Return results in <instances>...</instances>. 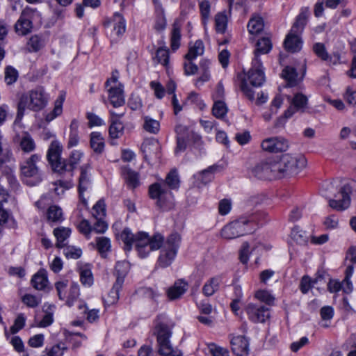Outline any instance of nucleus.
I'll list each match as a JSON object with an SVG mask.
<instances>
[{
    "label": "nucleus",
    "mask_w": 356,
    "mask_h": 356,
    "mask_svg": "<svg viewBox=\"0 0 356 356\" xmlns=\"http://www.w3.org/2000/svg\"><path fill=\"white\" fill-rule=\"evenodd\" d=\"M179 178L176 170H171L163 182L154 183L149 187V194L152 199L156 200V205L163 211L171 209L174 207V196L170 189L179 187Z\"/></svg>",
    "instance_id": "1"
},
{
    "label": "nucleus",
    "mask_w": 356,
    "mask_h": 356,
    "mask_svg": "<svg viewBox=\"0 0 356 356\" xmlns=\"http://www.w3.org/2000/svg\"><path fill=\"white\" fill-rule=\"evenodd\" d=\"M49 96L43 87L38 86L22 94L18 99L15 122H19L25 115L26 110L38 112L46 107Z\"/></svg>",
    "instance_id": "2"
},
{
    "label": "nucleus",
    "mask_w": 356,
    "mask_h": 356,
    "mask_svg": "<svg viewBox=\"0 0 356 356\" xmlns=\"http://www.w3.org/2000/svg\"><path fill=\"white\" fill-rule=\"evenodd\" d=\"M157 341V351L159 356H183L181 351L173 347L170 342L172 332L169 327L163 323H159L155 327ZM152 348L149 346H143L138 350V356H151Z\"/></svg>",
    "instance_id": "3"
},
{
    "label": "nucleus",
    "mask_w": 356,
    "mask_h": 356,
    "mask_svg": "<svg viewBox=\"0 0 356 356\" xmlns=\"http://www.w3.org/2000/svg\"><path fill=\"white\" fill-rule=\"evenodd\" d=\"M258 221V214L241 216L224 226L221 230V236L230 240L252 233L257 229Z\"/></svg>",
    "instance_id": "4"
},
{
    "label": "nucleus",
    "mask_w": 356,
    "mask_h": 356,
    "mask_svg": "<svg viewBox=\"0 0 356 356\" xmlns=\"http://www.w3.org/2000/svg\"><path fill=\"white\" fill-rule=\"evenodd\" d=\"M275 158L277 179L290 177L298 175L306 165V159L302 156L284 154Z\"/></svg>",
    "instance_id": "5"
},
{
    "label": "nucleus",
    "mask_w": 356,
    "mask_h": 356,
    "mask_svg": "<svg viewBox=\"0 0 356 356\" xmlns=\"http://www.w3.org/2000/svg\"><path fill=\"white\" fill-rule=\"evenodd\" d=\"M83 153L80 151H73L68 160H63L62 163V170L59 174H67L66 179H59L53 183L54 186V191L58 195H63L65 191L71 188L73 186L72 177H73V171L76 165L79 163Z\"/></svg>",
    "instance_id": "6"
},
{
    "label": "nucleus",
    "mask_w": 356,
    "mask_h": 356,
    "mask_svg": "<svg viewBox=\"0 0 356 356\" xmlns=\"http://www.w3.org/2000/svg\"><path fill=\"white\" fill-rule=\"evenodd\" d=\"M40 155L33 154L20 163L22 181L29 186L39 184L43 179V173L38 166Z\"/></svg>",
    "instance_id": "7"
},
{
    "label": "nucleus",
    "mask_w": 356,
    "mask_h": 356,
    "mask_svg": "<svg viewBox=\"0 0 356 356\" xmlns=\"http://www.w3.org/2000/svg\"><path fill=\"white\" fill-rule=\"evenodd\" d=\"M265 74L261 60L253 58L252 67L247 74V80L243 79L241 81V89L245 97L252 102L254 100V92L250 88L247 81L254 87H260L265 82Z\"/></svg>",
    "instance_id": "8"
},
{
    "label": "nucleus",
    "mask_w": 356,
    "mask_h": 356,
    "mask_svg": "<svg viewBox=\"0 0 356 356\" xmlns=\"http://www.w3.org/2000/svg\"><path fill=\"white\" fill-rule=\"evenodd\" d=\"M181 241V236L177 233H172L166 241L161 245L160 254L156 265L161 268L170 266L175 261Z\"/></svg>",
    "instance_id": "9"
},
{
    "label": "nucleus",
    "mask_w": 356,
    "mask_h": 356,
    "mask_svg": "<svg viewBox=\"0 0 356 356\" xmlns=\"http://www.w3.org/2000/svg\"><path fill=\"white\" fill-rule=\"evenodd\" d=\"M163 243V236L161 234H155L149 237L145 232H138L136 238V249L141 258L148 256L150 252L160 249Z\"/></svg>",
    "instance_id": "10"
},
{
    "label": "nucleus",
    "mask_w": 356,
    "mask_h": 356,
    "mask_svg": "<svg viewBox=\"0 0 356 356\" xmlns=\"http://www.w3.org/2000/svg\"><path fill=\"white\" fill-rule=\"evenodd\" d=\"M40 15L36 9L26 7L14 25L15 33L19 36H25L31 33L33 29V21Z\"/></svg>",
    "instance_id": "11"
},
{
    "label": "nucleus",
    "mask_w": 356,
    "mask_h": 356,
    "mask_svg": "<svg viewBox=\"0 0 356 356\" xmlns=\"http://www.w3.org/2000/svg\"><path fill=\"white\" fill-rule=\"evenodd\" d=\"M250 173L259 179H277L275 158L270 157L260 161L250 169Z\"/></svg>",
    "instance_id": "12"
},
{
    "label": "nucleus",
    "mask_w": 356,
    "mask_h": 356,
    "mask_svg": "<svg viewBox=\"0 0 356 356\" xmlns=\"http://www.w3.org/2000/svg\"><path fill=\"white\" fill-rule=\"evenodd\" d=\"M118 74L113 73L112 77L106 81V87L108 88V97L114 107H120L124 104L123 86L118 81Z\"/></svg>",
    "instance_id": "13"
},
{
    "label": "nucleus",
    "mask_w": 356,
    "mask_h": 356,
    "mask_svg": "<svg viewBox=\"0 0 356 356\" xmlns=\"http://www.w3.org/2000/svg\"><path fill=\"white\" fill-rule=\"evenodd\" d=\"M245 311L248 319L254 323H264L270 317L269 308L261 303H248Z\"/></svg>",
    "instance_id": "14"
},
{
    "label": "nucleus",
    "mask_w": 356,
    "mask_h": 356,
    "mask_svg": "<svg viewBox=\"0 0 356 356\" xmlns=\"http://www.w3.org/2000/svg\"><path fill=\"white\" fill-rule=\"evenodd\" d=\"M307 104V97L301 94L297 93L292 99L291 106L284 113V115L280 117L275 124L276 127H279L285 123L286 119L291 118L296 112H304Z\"/></svg>",
    "instance_id": "15"
},
{
    "label": "nucleus",
    "mask_w": 356,
    "mask_h": 356,
    "mask_svg": "<svg viewBox=\"0 0 356 356\" xmlns=\"http://www.w3.org/2000/svg\"><path fill=\"white\" fill-rule=\"evenodd\" d=\"M105 26L111 30L110 38L112 42H117L126 30L125 19L118 13H115L112 19L105 23Z\"/></svg>",
    "instance_id": "16"
},
{
    "label": "nucleus",
    "mask_w": 356,
    "mask_h": 356,
    "mask_svg": "<svg viewBox=\"0 0 356 356\" xmlns=\"http://www.w3.org/2000/svg\"><path fill=\"white\" fill-rule=\"evenodd\" d=\"M63 147L58 140H54L48 149L47 157L53 170L58 173L62 170V163L64 159H62L60 154Z\"/></svg>",
    "instance_id": "17"
},
{
    "label": "nucleus",
    "mask_w": 356,
    "mask_h": 356,
    "mask_svg": "<svg viewBox=\"0 0 356 356\" xmlns=\"http://www.w3.org/2000/svg\"><path fill=\"white\" fill-rule=\"evenodd\" d=\"M350 193L351 188L350 186L344 185L341 187L338 194L335 195V199H330L329 200V206L337 211H343L348 209L350 204Z\"/></svg>",
    "instance_id": "18"
},
{
    "label": "nucleus",
    "mask_w": 356,
    "mask_h": 356,
    "mask_svg": "<svg viewBox=\"0 0 356 356\" xmlns=\"http://www.w3.org/2000/svg\"><path fill=\"white\" fill-rule=\"evenodd\" d=\"M261 146L265 152L277 153L286 151L289 147V143L282 137H270L264 139Z\"/></svg>",
    "instance_id": "19"
},
{
    "label": "nucleus",
    "mask_w": 356,
    "mask_h": 356,
    "mask_svg": "<svg viewBox=\"0 0 356 356\" xmlns=\"http://www.w3.org/2000/svg\"><path fill=\"white\" fill-rule=\"evenodd\" d=\"M161 149L160 143L156 139L145 140L141 145V150L146 161L159 160Z\"/></svg>",
    "instance_id": "20"
},
{
    "label": "nucleus",
    "mask_w": 356,
    "mask_h": 356,
    "mask_svg": "<svg viewBox=\"0 0 356 356\" xmlns=\"http://www.w3.org/2000/svg\"><path fill=\"white\" fill-rule=\"evenodd\" d=\"M110 113L112 115V120L108 129L109 136L111 139H117L120 138L124 134V127L119 118L122 117L124 113L119 114L113 111H111Z\"/></svg>",
    "instance_id": "21"
},
{
    "label": "nucleus",
    "mask_w": 356,
    "mask_h": 356,
    "mask_svg": "<svg viewBox=\"0 0 356 356\" xmlns=\"http://www.w3.org/2000/svg\"><path fill=\"white\" fill-rule=\"evenodd\" d=\"M232 352L237 356H246L249 353V341L244 336H236L231 339Z\"/></svg>",
    "instance_id": "22"
},
{
    "label": "nucleus",
    "mask_w": 356,
    "mask_h": 356,
    "mask_svg": "<svg viewBox=\"0 0 356 356\" xmlns=\"http://www.w3.org/2000/svg\"><path fill=\"white\" fill-rule=\"evenodd\" d=\"M188 290V283L184 280H179L167 291V296L170 300L179 299Z\"/></svg>",
    "instance_id": "23"
},
{
    "label": "nucleus",
    "mask_w": 356,
    "mask_h": 356,
    "mask_svg": "<svg viewBox=\"0 0 356 356\" xmlns=\"http://www.w3.org/2000/svg\"><path fill=\"white\" fill-rule=\"evenodd\" d=\"M302 43L299 33L290 31L284 40V45L288 51L294 53L301 49Z\"/></svg>",
    "instance_id": "24"
},
{
    "label": "nucleus",
    "mask_w": 356,
    "mask_h": 356,
    "mask_svg": "<svg viewBox=\"0 0 356 356\" xmlns=\"http://www.w3.org/2000/svg\"><path fill=\"white\" fill-rule=\"evenodd\" d=\"M90 166L85 165L81 167L80 177L79 179V193L82 197V193L86 191L90 186Z\"/></svg>",
    "instance_id": "25"
},
{
    "label": "nucleus",
    "mask_w": 356,
    "mask_h": 356,
    "mask_svg": "<svg viewBox=\"0 0 356 356\" xmlns=\"http://www.w3.org/2000/svg\"><path fill=\"white\" fill-rule=\"evenodd\" d=\"M90 145L93 152L101 154L105 148V140L100 132L93 131L90 135Z\"/></svg>",
    "instance_id": "26"
},
{
    "label": "nucleus",
    "mask_w": 356,
    "mask_h": 356,
    "mask_svg": "<svg viewBox=\"0 0 356 356\" xmlns=\"http://www.w3.org/2000/svg\"><path fill=\"white\" fill-rule=\"evenodd\" d=\"M309 15V9L307 7L302 8L300 14L297 16L296 22L291 27V31L297 33H300L307 24V18Z\"/></svg>",
    "instance_id": "27"
},
{
    "label": "nucleus",
    "mask_w": 356,
    "mask_h": 356,
    "mask_svg": "<svg viewBox=\"0 0 356 356\" xmlns=\"http://www.w3.org/2000/svg\"><path fill=\"white\" fill-rule=\"evenodd\" d=\"M211 61L209 59L203 58L200 62V69L201 71L200 76L196 80L195 85L201 86L204 82H207L211 79Z\"/></svg>",
    "instance_id": "28"
},
{
    "label": "nucleus",
    "mask_w": 356,
    "mask_h": 356,
    "mask_svg": "<svg viewBox=\"0 0 356 356\" xmlns=\"http://www.w3.org/2000/svg\"><path fill=\"white\" fill-rule=\"evenodd\" d=\"M129 270V264L126 261H118L115 266L114 275L116 277L117 285L123 284L124 278Z\"/></svg>",
    "instance_id": "29"
},
{
    "label": "nucleus",
    "mask_w": 356,
    "mask_h": 356,
    "mask_svg": "<svg viewBox=\"0 0 356 356\" xmlns=\"http://www.w3.org/2000/svg\"><path fill=\"white\" fill-rule=\"evenodd\" d=\"M272 46V42L269 38L264 37L259 39L254 51V58L260 59L259 55L268 54L271 50Z\"/></svg>",
    "instance_id": "30"
},
{
    "label": "nucleus",
    "mask_w": 356,
    "mask_h": 356,
    "mask_svg": "<svg viewBox=\"0 0 356 356\" xmlns=\"http://www.w3.org/2000/svg\"><path fill=\"white\" fill-rule=\"evenodd\" d=\"M204 51V45L202 40H197L195 43L189 45L188 52L185 55L187 60H193L197 56H202Z\"/></svg>",
    "instance_id": "31"
},
{
    "label": "nucleus",
    "mask_w": 356,
    "mask_h": 356,
    "mask_svg": "<svg viewBox=\"0 0 356 356\" xmlns=\"http://www.w3.org/2000/svg\"><path fill=\"white\" fill-rule=\"evenodd\" d=\"M122 173L127 184L131 188H136L140 185L139 175L129 168H124Z\"/></svg>",
    "instance_id": "32"
},
{
    "label": "nucleus",
    "mask_w": 356,
    "mask_h": 356,
    "mask_svg": "<svg viewBox=\"0 0 356 356\" xmlns=\"http://www.w3.org/2000/svg\"><path fill=\"white\" fill-rule=\"evenodd\" d=\"M222 282L220 276L213 277L209 279L203 286L202 292L206 296H211L218 291Z\"/></svg>",
    "instance_id": "33"
},
{
    "label": "nucleus",
    "mask_w": 356,
    "mask_h": 356,
    "mask_svg": "<svg viewBox=\"0 0 356 356\" xmlns=\"http://www.w3.org/2000/svg\"><path fill=\"white\" fill-rule=\"evenodd\" d=\"M19 143L21 149L25 153L33 152L35 149V143L31 135L26 132L19 136Z\"/></svg>",
    "instance_id": "34"
},
{
    "label": "nucleus",
    "mask_w": 356,
    "mask_h": 356,
    "mask_svg": "<svg viewBox=\"0 0 356 356\" xmlns=\"http://www.w3.org/2000/svg\"><path fill=\"white\" fill-rule=\"evenodd\" d=\"M70 234L71 229L67 227H60L54 229V235L57 240L56 246L58 248H63L65 245V241L70 237Z\"/></svg>",
    "instance_id": "35"
},
{
    "label": "nucleus",
    "mask_w": 356,
    "mask_h": 356,
    "mask_svg": "<svg viewBox=\"0 0 356 356\" xmlns=\"http://www.w3.org/2000/svg\"><path fill=\"white\" fill-rule=\"evenodd\" d=\"M79 122L74 119L72 120L70 125V134L67 142V147L71 148L76 146L79 142Z\"/></svg>",
    "instance_id": "36"
},
{
    "label": "nucleus",
    "mask_w": 356,
    "mask_h": 356,
    "mask_svg": "<svg viewBox=\"0 0 356 356\" xmlns=\"http://www.w3.org/2000/svg\"><path fill=\"white\" fill-rule=\"evenodd\" d=\"M181 37V26L177 22H175L172 24L170 36V47L172 51H175L179 48Z\"/></svg>",
    "instance_id": "37"
},
{
    "label": "nucleus",
    "mask_w": 356,
    "mask_h": 356,
    "mask_svg": "<svg viewBox=\"0 0 356 356\" xmlns=\"http://www.w3.org/2000/svg\"><path fill=\"white\" fill-rule=\"evenodd\" d=\"M137 238L138 233L134 234L129 228H124L119 236V238L124 243L127 250H130L134 243L136 244Z\"/></svg>",
    "instance_id": "38"
},
{
    "label": "nucleus",
    "mask_w": 356,
    "mask_h": 356,
    "mask_svg": "<svg viewBox=\"0 0 356 356\" xmlns=\"http://www.w3.org/2000/svg\"><path fill=\"white\" fill-rule=\"evenodd\" d=\"M47 220L52 222H60L64 220L62 209L57 205L50 206L47 211Z\"/></svg>",
    "instance_id": "39"
},
{
    "label": "nucleus",
    "mask_w": 356,
    "mask_h": 356,
    "mask_svg": "<svg viewBox=\"0 0 356 356\" xmlns=\"http://www.w3.org/2000/svg\"><path fill=\"white\" fill-rule=\"evenodd\" d=\"M65 100L63 95H60L55 101L54 108L50 113H47L45 117V120L49 122L54 120L56 117L59 116L63 112V104Z\"/></svg>",
    "instance_id": "40"
},
{
    "label": "nucleus",
    "mask_w": 356,
    "mask_h": 356,
    "mask_svg": "<svg viewBox=\"0 0 356 356\" xmlns=\"http://www.w3.org/2000/svg\"><path fill=\"white\" fill-rule=\"evenodd\" d=\"M65 100L63 95H60L55 101L54 108L50 113H47L45 117V120L49 122L54 120L56 117L59 116L63 112V104Z\"/></svg>",
    "instance_id": "41"
},
{
    "label": "nucleus",
    "mask_w": 356,
    "mask_h": 356,
    "mask_svg": "<svg viewBox=\"0 0 356 356\" xmlns=\"http://www.w3.org/2000/svg\"><path fill=\"white\" fill-rule=\"evenodd\" d=\"M264 29V20L258 15L253 16L248 22V29L250 34H257Z\"/></svg>",
    "instance_id": "42"
},
{
    "label": "nucleus",
    "mask_w": 356,
    "mask_h": 356,
    "mask_svg": "<svg viewBox=\"0 0 356 356\" xmlns=\"http://www.w3.org/2000/svg\"><path fill=\"white\" fill-rule=\"evenodd\" d=\"M154 60L166 69L169 67L170 52L167 47H160L156 51Z\"/></svg>",
    "instance_id": "43"
},
{
    "label": "nucleus",
    "mask_w": 356,
    "mask_h": 356,
    "mask_svg": "<svg viewBox=\"0 0 356 356\" xmlns=\"http://www.w3.org/2000/svg\"><path fill=\"white\" fill-rule=\"evenodd\" d=\"M80 295L79 291V286L77 283L72 282L69 288L67 289V293L66 294V304L69 307H72L74 302L77 300Z\"/></svg>",
    "instance_id": "44"
},
{
    "label": "nucleus",
    "mask_w": 356,
    "mask_h": 356,
    "mask_svg": "<svg viewBox=\"0 0 356 356\" xmlns=\"http://www.w3.org/2000/svg\"><path fill=\"white\" fill-rule=\"evenodd\" d=\"M156 11L157 13L154 29L157 31H163L166 27V19L164 14V10L160 4L156 6Z\"/></svg>",
    "instance_id": "45"
},
{
    "label": "nucleus",
    "mask_w": 356,
    "mask_h": 356,
    "mask_svg": "<svg viewBox=\"0 0 356 356\" xmlns=\"http://www.w3.org/2000/svg\"><path fill=\"white\" fill-rule=\"evenodd\" d=\"M143 120L144 123L143 127L145 131L153 134H156L159 131L160 123L158 120L149 116H144Z\"/></svg>",
    "instance_id": "46"
},
{
    "label": "nucleus",
    "mask_w": 356,
    "mask_h": 356,
    "mask_svg": "<svg viewBox=\"0 0 356 356\" xmlns=\"http://www.w3.org/2000/svg\"><path fill=\"white\" fill-rule=\"evenodd\" d=\"M354 271L353 265H349L346 270V276L343 280L341 282L343 284L342 290L346 293H350L353 290V285L352 282L350 281V277H352Z\"/></svg>",
    "instance_id": "47"
},
{
    "label": "nucleus",
    "mask_w": 356,
    "mask_h": 356,
    "mask_svg": "<svg viewBox=\"0 0 356 356\" xmlns=\"http://www.w3.org/2000/svg\"><path fill=\"white\" fill-rule=\"evenodd\" d=\"M175 132L177 134V138H189L191 136L195 142L199 141L201 139V137L198 134L190 131L187 127L182 124L176 126Z\"/></svg>",
    "instance_id": "48"
},
{
    "label": "nucleus",
    "mask_w": 356,
    "mask_h": 356,
    "mask_svg": "<svg viewBox=\"0 0 356 356\" xmlns=\"http://www.w3.org/2000/svg\"><path fill=\"white\" fill-rule=\"evenodd\" d=\"M291 236L293 241L300 245H305L308 241L307 233L298 226H295L292 229Z\"/></svg>",
    "instance_id": "49"
},
{
    "label": "nucleus",
    "mask_w": 356,
    "mask_h": 356,
    "mask_svg": "<svg viewBox=\"0 0 356 356\" xmlns=\"http://www.w3.org/2000/svg\"><path fill=\"white\" fill-rule=\"evenodd\" d=\"M32 286L37 290L44 289L47 283L48 280L47 276L43 272H38L36 273L31 280Z\"/></svg>",
    "instance_id": "50"
},
{
    "label": "nucleus",
    "mask_w": 356,
    "mask_h": 356,
    "mask_svg": "<svg viewBox=\"0 0 356 356\" xmlns=\"http://www.w3.org/2000/svg\"><path fill=\"white\" fill-rule=\"evenodd\" d=\"M282 76L288 82V86L293 87L297 83L298 74L294 67L287 66L282 71Z\"/></svg>",
    "instance_id": "51"
},
{
    "label": "nucleus",
    "mask_w": 356,
    "mask_h": 356,
    "mask_svg": "<svg viewBox=\"0 0 356 356\" xmlns=\"http://www.w3.org/2000/svg\"><path fill=\"white\" fill-rule=\"evenodd\" d=\"M79 275L81 282L83 286L90 287L93 284V275L90 268L86 266L81 268Z\"/></svg>",
    "instance_id": "52"
},
{
    "label": "nucleus",
    "mask_w": 356,
    "mask_h": 356,
    "mask_svg": "<svg viewBox=\"0 0 356 356\" xmlns=\"http://www.w3.org/2000/svg\"><path fill=\"white\" fill-rule=\"evenodd\" d=\"M213 115L217 118H222L227 113V107L222 100L214 101L212 108Z\"/></svg>",
    "instance_id": "53"
},
{
    "label": "nucleus",
    "mask_w": 356,
    "mask_h": 356,
    "mask_svg": "<svg viewBox=\"0 0 356 356\" xmlns=\"http://www.w3.org/2000/svg\"><path fill=\"white\" fill-rule=\"evenodd\" d=\"M97 248L102 257L111 250V241L107 237H98L96 238Z\"/></svg>",
    "instance_id": "54"
},
{
    "label": "nucleus",
    "mask_w": 356,
    "mask_h": 356,
    "mask_svg": "<svg viewBox=\"0 0 356 356\" xmlns=\"http://www.w3.org/2000/svg\"><path fill=\"white\" fill-rule=\"evenodd\" d=\"M313 50L316 55L324 61L332 62V57L330 56L323 43L317 42L313 46Z\"/></svg>",
    "instance_id": "55"
},
{
    "label": "nucleus",
    "mask_w": 356,
    "mask_h": 356,
    "mask_svg": "<svg viewBox=\"0 0 356 356\" xmlns=\"http://www.w3.org/2000/svg\"><path fill=\"white\" fill-rule=\"evenodd\" d=\"M255 298L268 305H273L275 301L274 296L268 291L259 290L255 293Z\"/></svg>",
    "instance_id": "56"
},
{
    "label": "nucleus",
    "mask_w": 356,
    "mask_h": 356,
    "mask_svg": "<svg viewBox=\"0 0 356 356\" xmlns=\"http://www.w3.org/2000/svg\"><path fill=\"white\" fill-rule=\"evenodd\" d=\"M227 19L225 14L218 13L215 17L216 29L218 33H223L227 28Z\"/></svg>",
    "instance_id": "57"
},
{
    "label": "nucleus",
    "mask_w": 356,
    "mask_h": 356,
    "mask_svg": "<svg viewBox=\"0 0 356 356\" xmlns=\"http://www.w3.org/2000/svg\"><path fill=\"white\" fill-rule=\"evenodd\" d=\"M216 167L213 165L209 167L207 169L202 170L198 174V179H200L204 184L210 182L213 178V172Z\"/></svg>",
    "instance_id": "58"
},
{
    "label": "nucleus",
    "mask_w": 356,
    "mask_h": 356,
    "mask_svg": "<svg viewBox=\"0 0 356 356\" xmlns=\"http://www.w3.org/2000/svg\"><path fill=\"white\" fill-rule=\"evenodd\" d=\"M79 309H83V314H87V320L90 323L95 322L99 319V309H92L88 310L86 305H81L79 306Z\"/></svg>",
    "instance_id": "59"
},
{
    "label": "nucleus",
    "mask_w": 356,
    "mask_h": 356,
    "mask_svg": "<svg viewBox=\"0 0 356 356\" xmlns=\"http://www.w3.org/2000/svg\"><path fill=\"white\" fill-rule=\"evenodd\" d=\"M92 214L95 218H102L106 214L104 201L99 200L92 207Z\"/></svg>",
    "instance_id": "60"
},
{
    "label": "nucleus",
    "mask_w": 356,
    "mask_h": 356,
    "mask_svg": "<svg viewBox=\"0 0 356 356\" xmlns=\"http://www.w3.org/2000/svg\"><path fill=\"white\" fill-rule=\"evenodd\" d=\"M67 349V347L63 343H59L53 346L50 349L47 350V356H63L64 352Z\"/></svg>",
    "instance_id": "61"
},
{
    "label": "nucleus",
    "mask_w": 356,
    "mask_h": 356,
    "mask_svg": "<svg viewBox=\"0 0 356 356\" xmlns=\"http://www.w3.org/2000/svg\"><path fill=\"white\" fill-rule=\"evenodd\" d=\"M18 77L17 71L11 66H8L5 70V81L8 85L15 83Z\"/></svg>",
    "instance_id": "62"
},
{
    "label": "nucleus",
    "mask_w": 356,
    "mask_h": 356,
    "mask_svg": "<svg viewBox=\"0 0 356 356\" xmlns=\"http://www.w3.org/2000/svg\"><path fill=\"white\" fill-rule=\"evenodd\" d=\"M28 45L33 51L36 52L42 48L44 44L42 40L39 35H34L30 38L28 42Z\"/></svg>",
    "instance_id": "63"
},
{
    "label": "nucleus",
    "mask_w": 356,
    "mask_h": 356,
    "mask_svg": "<svg viewBox=\"0 0 356 356\" xmlns=\"http://www.w3.org/2000/svg\"><path fill=\"white\" fill-rule=\"evenodd\" d=\"M63 254L67 259H77L81 256L82 251L80 248L67 246L64 248Z\"/></svg>",
    "instance_id": "64"
}]
</instances>
